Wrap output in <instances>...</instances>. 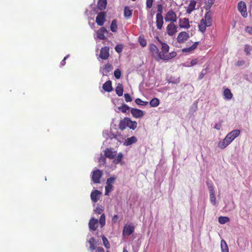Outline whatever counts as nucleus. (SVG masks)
I'll list each match as a JSON object with an SVG mask.
<instances>
[{
	"instance_id": "nucleus-17",
	"label": "nucleus",
	"mask_w": 252,
	"mask_h": 252,
	"mask_svg": "<svg viewBox=\"0 0 252 252\" xmlns=\"http://www.w3.org/2000/svg\"><path fill=\"white\" fill-rule=\"evenodd\" d=\"M101 194L100 191L97 189L94 190L91 194V198L94 202H96L99 200V196Z\"/></svg>"
},
{
	"instance_id": "nucleus-46",
	"label": "nucleus",
	"mask_w": 252,
	"mask_h": 252,
	"mask_svg": "<svg viewBox=\"0 0 252 252\" xmlns=\"http://www.w3.org/2000/svg\"><path fill=\"white\" fill-rule=\"evenodd\" d=\"M94 212L95 213L97 214H99V215H100L102 214H103V209L102 207H97L95 209V210H94Z\"/></svg>"
},
{
	"instance_id": "nucleus-3",
	"label": "nucleus",
	"mask_w": 252,
	"mask_h": 252,
	"mask_svg": "<svg viewBox=\"0 0 252 252\" xmlns=\"http://www.w3.org/2000/svg\"><path fill=\"white\" fill-rule=\"evenodd\" d=\"M164 19L166 22L174 23L177 20V15L173 9H169L165 15Z\"/></svg>"
},
{
	"instance_id": "nucleus-63",
	"label": "nucleus",
	"mask_w": 252,
	"mask_h": 252,
	"mask_svg": "<svg viewBox=\"0 0 252 252\" xmlns=\"http://www.w3.org/2000/svg\"><path fill=\"white\" fill-rule=\"evenodd\" d=\"M124 108L123 110H129V107L126 105H124Z\"/></svg>"
},
{
	"instance_id": "nucleus-18",
	"label": "nucleus",
	"mask_w": 252,
	"mask_h": 252,
	"mask_svg": "<svg viewBox=\"0 0 252 252\" xmlns=\"http://www.w3.org/2000/svg\"><path fill=\"white\" fill-rule=\"evenodd\" d=\"M196 4V1L195 0H190L189 3L186 9V12L188 14H190L195 9Z\"/></svg>"
},
{
	"instance_id": "nucleus-33",
	"label": "nucleus",
	"mask_w": 252,
	"mask_h": 252,
	"mask_svg": "<svg viewBox=\"0 0 252 252\" xmlns=\"http://www.w3.org/2000/svg\"><path fill=\"white\" fill-rule=\"evenodd\" d=\"M138 41L140 44V45L142 47H144L146 46L147 45V40L143 36H139L138 37Z\"/></svg>"
},
{
	"instance_id": "nucleus-64",
	"label": "nucleus",
	"mask_w": 252,
	"mask_h": 252,
	"mask_svg": "<svg viewBox=\"0 0 252 252\" xmlns=\"http://www.w3.org/2000/svg\"><path fill=\"white\" fill-rule=\"evenodd\" d=\"M123 252H128L126 248H124Z\"/></svg>"
},
{
	"instance_id": "nucleus-11",
	"label": "nucleus",
	"mask_w": 252,
	"mask_h": 252,
	"mask_svg": "<svg viewBox=\"0 0 252 252\" xmlns=\"http://www.w3.org/2000/svg\"><path fill=\"white\" fill-rule=\"evenodd\" d=\"M179 24L180 28L188 29L190 27L189 19L187 18H180Z\"/></svg>"
},
{
	"instance_id": "nucleus-5",
	"label": "nucleus",
	"mask_w": 252,
	"mask_h": 252,
	"mask_svg": "<svg viewBox=\"0 0 252 252\" xmlns=\"http://www.w3.org/2000/svg\"><path fill=\"white\" fill-rule=\"evenodd\" d=\"M149 50L151 53L152 56L156 61L158 62V57L159 52L158 47L154 44L151 43L149 45Z\"/></svg>"
},
{
	"instance_id": "nucleus-27",
	"label": "nucleus",
	"mask_w": 252,
	"mask_h": 252,
	"mask_svg": "<svg viewBox=\"0 0 252 252\" xmlns=\"http://www.w3.org/2000/svg\"><path fill=\"white\" fill-rule=\"evenodd\" d=\"M128 122V121H127V118H125L123 120H121L119 125V129L122 130H123L125 129H126V128L127 127Z\"/></svg>"
},
{
	"instance_id": "nucleus-50",
	"label": "nucleus",
	"mask_w": 252,
	"mask_h": 252,
	"mask_svg": "<svg viewBox=\"0 0 252 252\" xmlns=\"http://www.w3.org/2000/svg\"><path fill=\"white\" fill-rule=\"evenodd\" d=\"M210 201H211V203L213 205H215L216 203L215 194H210Z\"/></svg>"
},
{
	"instance_id": "nucleus-7",
	"label": "nucleus",
	"mask_w": 252,
	"mask_h": 252,
	"mask_svg": "<svg viewBox=\"0 0 252 252\" xmlns=\"http://www.w3.org/2000/svg\"><path fill=\"white\" fill-rule=\"evenodd\" d=\"M238 10L244 18L248 16L246 4L245 2L241 1L238 3Z\"/></svg>"
},
{
	"instance_id": "nucleus-12",
	"label": "nucleus",
	"mask_w": 252,
	"mask_h": 252,
	"mask_svg": "<svg viewBox=\"0 0 252 252\" xmlns=\"http://www.w3.org/2000/svg\"><path fill=\"white\" fill-rule=\"evenodd\" d=\"M135 227L132 224L126 225L124 226L123 234V235L129 236L134 231Z\"/></svg>"
},
{
	"instance_id": "nucleus-15",
	"label": "nucleus",
	"mask_w": 252,
	"mask_h": 252,
	"mask_svg": "<svg viewBox=\"0 0 252 252\" xmlns=\"http://www.w3.org/2000/svg\"><path fill=\"white\" fill-rule=\"evenodd\" d=\"M89 227L90 230L95 231L98 227V220L92 218L89 221Z\"/></svg>"
},
{
	"instance_id": "nucleus-43",
	"label": "nucleus",
	"mask_w": 252,
	"mask_h": 252,
	"mask_svg": "<svg viewBox=\"0 0 252 252\" xmlns=\"http://www.w3.org/2000/svg\"><path fill=\"white\" fill-rule=\"evenodd\" d=\"M116 158L115 161L116 163H119L123 159L124 156L122 153H119L117 156L115 157Z\"/></svg>"
},
{
	"instance_id": "nucleus-29",
	"label": "nucleus",
	"mask_w": 252,
	"mask_h": 252,
	"mask_svg": "<svg viewBox=\"0 0 252 252\" xmlns=\"http://www.w3.org/2000/svg\"><path fill=\"white\" fill-rule=\"evenodd\" d=\"M132 14V11L128 7L126 6L124 9V16L126 18H130Z\"/></svg>"
},
{
	"instance_id": "nucleus-10",
	"label": "nucleus",
	"mask_w": 252,
	"mask_h": 252,
	"mask_svg": "<svg viewBox=\"0 0 252 252\" xmlns=\"http://www.w3.org/2000/svg\"><path fill=\"white\" fill-rule=\"evenodd\" d=\"M189 36L186 32H180L177 36V40L179 43H184L189 38Z\"/></svg>"
},
{
	"instance_id": "nucleus-44",
	"label": "nucleus",
	"mask_w": 252,
	"mask_h": 252,
	"mask_svg": "<svg viewBox=\"0 0 252 252\" xmlns=\"http://www.w3.org/2000/svg\"><path fill=\"white\" fill-rule=\"evenodd\" d=\"M154 1V0H146V5L147 9L152 7Z\"/></svg>"
},
{
	"instance_id": "nucleus-54",
	"label": "nucleus",
	"mask_w": 252,
	"mask_h": 252,
	"mask_svg": "<svg viewBox=\"0 0 252 252\" xmlns=\"http://www.w3.org/2000/svg\"><path fill=\"white\" fill-rule=\"evenodd\" d=\"M245 61L243 60L238 61L236 63L235 65L237 66H240L244 65L245 64Z\"/></svg>"
},
{
	"instance_id": "nucleus-39",
	"label": "nucleus",
	"mask_w": 252,
	"mask_h": 252,
	"mask_svg": "<svg viewBox=\"0 0 252 252\" xmlns=\"http://www.w3.org/2000/svg\"><path fill=\"white\" fill-rule=\"evenodd\" d=\"M112 69H113L112 65L109 63H107L106 64H105L104 66V67H103V69L105 70V72L106 73L111 71Z\"/></svg>"
},
{
	"instance_id": "nucleus-32",
	"label": "nucleus",
	"mask_w": 252,
	"mask_h": 252,
	"mask_svg": "<svg viewBox=\"0 0 252 252\" xmlns=\"http://www.w3.org/2000/svg\"><path fill=\"white\" fill-rule=\"evenodd\" d=\"M118 29L117 21L116 19H114L111 23L110 26V30L112 32H116Z\"/></svg>"
},
{
	"instance_id": "nucleus-37",
	"label": "nucleus",
	"mask_w": 252,
	"mask_h": 252,
	"mask_svg": "<svg viewBox=\"0 0 252 252\" xmlns=\"http://www.w3.org/2000/svg\"><path fill=\"white\" fill-rule=\"evenodd\" d=\"M102 240L104 246L107 249H109L110 245L106 237L103 235L102 236Z\"/></svg>"
},
{
	"instance_id": "nucleus-14",
	"label": "nucleus",
	"mask_w": 252,
	"mask_h": 252,
	"mask_svg": "<svg viewBox=\"0 0 252 252\" xmlns=\"http://www.w3.org/2000/svg\"><path fill=\"white\" fill-rule=\"evenodd\" d=\"M104 156L109 159H114L117 155V151H113L112 148H107L104 151Z\"/></svg>"
},
{
	"instance_id": "nucleus-60",
	"label": "nucleus",
	"mask_w": 252,
	"mask_h": 252,
	"mask_svg": "<svg viewBox=\"0 0 252 252\" xmlns=\"http://www.w3.org/2000/svg\"><path fill=\"white\" fill-rule=\"evenodd\" d=\"M94 250H95V252H104V249L100 247L96 248Z\"/></svg>"
},
{
	"instance_id": "nucleus-28",
	"label": "nucleus",
	"mask_w": 252,
	"mask_h": 252,
	"mask_svg": "<svg viewBox=\"0 0 252 252\" xmlns=\"http://www.w3.org/2000/svg\"><path fill=\"white\" fill-rule=\"evenodd\" d=\"M220 248L221 252H229L228 246L226 242L223 239L221 240Z\"/></svg>"
},
{
	"instance_id": "nucleus-41",
	"label": "nucleus",
	"mask_w": 252,
	"mask_h": 252,
	"mask_svg": "<svg viewBox=\"0 0 252 252\" xmlns=\"http://www.w3.org/2000/svg\"><path fill=\"white\" fill-rule=\"evenodd\" d=\"M157 14L156 15H159L160 16H162V14L163 12V6L161 4H158L157 5Z\"/></svg>"
},
{
	"instance_id": "nucleus-16",
	"label": "nucleus",
	"mask_w": 252,
	"mask_h": 252,
	"mask_svg": "<svg viewBox=\"0 0 252 252\" xmlns=\"http://www.w3.org/2000/svg\"><path fill=\"white\" fill-rule=\"evenodd\" d=\"M108 31L104 27H101L99 30H98L97 32V37L98 38L104 40L106 38V37L104 35L105 33H107Z\"/></svg>"
},
{
	"instance_id": "nucleus-34",
	"label": "nucleus",
	"mask_w": 252,
	"mask_h": 252,
	"mask_svg": "<svg viewBox=\"0 0 252 252\" xmlns=\"http://www.w3.org/2000/svg\"><path fill=\"white\" fill-rule=\"evenodd\" d=\"M215 0H208L207 2L205 3L204 8L206 10H210L212 5L214 4Z\"/></svg>"
},
{
	"instance_id": "nucleus-25",
	"label": "nucleus",
	"mask_w": 252,
	"mask_h": 252,
	"mask_svg": "<svg viewBox=\"0 0 252 252\" xmlns=\"http://www.w3.org/2000/svg\"><path fill=\"white\" fill-rule=\"evenodd\" d=\"M107 0H98L97 3V8L99 10H103L106 8Z\"/></svg>"
},
{
	"instance_id": "nucleus-19",
	"label": "nucleus",
	"mask_w": 252,
	"mask_h": 252,
	"mask_svg": "<svg viewBox=\"0 0 252 252\" xmlns=\"http://www.w3.org/2000/svg\"><path fill=\"white\" fill-rule=\"evenodd\" d=\"M212 15L213 12L209 10L205 13L204 18H203L208 23L209 26H211L212 24Z\"/></svg>"
},
{
	"instance_id": "nucleus-4",
	"label": "nucleus",
	"mask_w": 252,
	"mask_h": 252,
	"mask_svg": "<svg viewBox=\"0 0 252 252\" xmlns=\"http://www.w3.org/2000/svg\"><path fill=\"white\" fill-rule=\"evenodd\" d=\"M178 27L174 23H170L166 28L167 34L170 36H174L177 32Z\"/></svg>"
},
{
	"instance_id": "nucleus-49",
	"label": "nucleus",
	"mask_w": 252,
	"mask_h": 252,
	"mask_svg": "<svg viewBox=\"0 0 252 252\" xmlns=\"http://www.w3.org/2000/svg\"><path fill=\"white\" fill-rule=\"evenodd\" d=\"M115 49L117 53H121L123 51V46L122 45H118L116 46Z\"/></svg>"
},
{
	"instance_id": "nucleus-2",
	"label": "nucleus",
	"mask_w": 252,
	"mask_h": 252,
	"mask_svg": "<svg viewBox=\"0 0 252 252\" xmlns=\"http://www.w3.org/2000/svg\"><path fill=\"white\" fill-rule=\"evenodd\" d=\"M240 134V130L238 129L233 130L229 132L225 138L218 143V147L222 149L226 148L233 140L238 137Z\"/></svg>"
},
{
	"instance_id": "nucleus-42",
	"label": "nucleus",
	"mask_w": 252,
	"mask_h": 252,
	"mask_svg": "<svg viewBox=\"0 0 252 252\" xmlns=\"http://www.w3.org/2000/svg\"><path fill=\"white\" fill-rule=\"evenodd\" d=\"M133 117L140 118L143 115V111H131Z\"/></svg>"
},
{
	"instance_id": "nucleus-58",
	"label": "nucleus",
	"mask_w": 252,
	"mask_h": 252,
	"mask_svg": "<svg viewBox=\"0 0 252 252\" xmlns=\"http://www.w3.org/2000/svg\"><path fill=\"white\" fill-rule=\"evenodd\" d=\"M69 55L66 56L64 59L61 62V65L62 66H64L65 64V60L68 58Z\"/></svg>"
},
{
	"instance_id": "nucleus-40",
	"label": "nucleus",
	"mask_w": 252,
	"mask_h": 252,
	"mask_svg": "<svg viewBox=\"0 0 252 252\" xmlns=\"http://www.w3.org/2000/svg\"><path fill=\"white\" fill-rule=\"evenodd\" d=\"M99 223H100L101 227H102L105 224V216L104 214H102L99 220Z\"/></svg>"
},
{
	"instance_id": "nucleus-53",
	"label": "nucleus",
	"mask_w": 252,
	"mask_h": 252,
	"mask_svg": "<svg viewBox=\"0 0 252 252\" xmlns=\"http://www.w3.org/2000/svg\"><path fill=\"white\" fill-rule=\"evenodd\" d=\"M210 194H215V189L212 185L208 186Z\"/></svg>"
},
{
	"instance_id": "nucleus-9",
	"label": "nucleus",
	"mask_w": 252,
	"mask_h": 252,
	"mask_svg": "<svg viewBox=\"0 0 252 252\" xmlns=\"http://www.w3.org/2000/svg\"><path fill=\"white\" fill-rule=\"evenodd\" d=\"M102 176V172L100 170L97 169L92 172V179L94 183L96 184L100 183V179Z\"/></svg>"
},
{
	"instance_id": "nucleus-47",
	"label": "nucleus",
	"mask_w": 252,
	"mask_h": 252,
	"mask_svg": "<svg viewBox=\"0 0 252 252\" xmlns=\"http://www.w3.org/2000/svg\"><path fill=\"white\" fill-rule=\"evenodd\" d=\"M252 50V49L250 45H245V48H244V51L246 53V54L247 55H249L250 54V52Z\"/></svg>"
},
{
	"instance_id": "nucleus-59",
	"label": "nucleus",
	"mask_w": 252,
	"mask_h": 252,
	"mask_svg": "<svg viewBox=\"0 0 252 252\" xmlns=\"http://www.w3.org/2000/svg\"><path fill=\"white\" fill-rule=\"evenodd\" d=\"M221 127V123H219L215 125L214 128L217 130H220Z\"/></svg>"
},
{
	"instance_id": "nucleus-13",
	"label": "nucleus",
	"mask_w": 252,
	"mask_h": 252,
	"mask_svg": "<svg viewBox=\"0 0 252 252\" xmlns=\"http://www.w3.org/2000/svg\"><path fill=\"white\" fill-rule=\"evenodd\" d=\"M109 51V49L107 46L101 48L99 55L100 58L102 60H107L110 55Z\"/></svg>"
},
{
	"instance_id": "nucleus-26",
	"label": "nucleus",
	"mask_w": 252,
	"mask_h": 252,
	"mask_svg": "<svg viewBox=\"0 0 252 252\" xmlns=\"http://www.w3.org/2000/svg\"><path fill=\"white\" fill-rule=\"evenodd\" d=\"M223 95L224 98L227 100L231 99L233 96V94L228 88H226L223 90Z\"/></svg>"
},
{
	"instance_id": "nucleus-38",
	"label": "nucleus",
	"mask_w": 252,
	"mask_h": 252,
	"mask_svg": "<svg viewBox=\"0 0 252 252\" xmlns=\"http://www.w3.org/2000/svg\"><path fill=\"white\" fill-rule=\"evenodd\" d=\"M94 241L95 239L94 237L91 238L89 241V243L90 244V249L92 251L94 250L95 249H96L94 245Z\"/></svg>"
},
{
	"instance_id": "nucleus-45",
	"label": "nucleus",
	"mask_w": 252,
	"mask_h": 252,
	"mask_svg": "<svg viewBox=\"0 0 252 252\" xmlns=\"http://www.w3.org/2000/svg\"><path fill=\"white\" fill-rule=\"evenodd\" d=\"M114 76L116 79H120L121 76V72L119 69H117L114 71Z\"/></svg>"
},
{
	"instance_id": "nucleus-21",
	"label": "nucleus",
	"mask_w": 252,
	"mask_h": 252,
	"mask_svg": "<svg viewBox=\"0 0 252 252\" xmlns=\"http://www.w3.org/2000/svg\"><path fill=\"white\" fill-rule=\"evenodd\" d=\"M211 26H209L208 23L205 21L203 19H202L200 21V22L198 25L199 30L201 32H204L206 31V27H209Z\"/></svg>"
},
{
	"instance_id": "nucleus-56",
	"label": "nucleus",
	"mask_w": 252,
	"mask_h": 252,
	"mask_svg": "<svg viewBox=\"0 0 252 252\" xmlns=\"http://www.w3.org/2000/svg\"><path fill=\"white\" fill-rule=\"evenodd\" d=\"M197 63H198V59H193L190 62V66H193L194 65H196Z\"/></svg>"
},
{
	"instance_id": "nucleus-8",
	"label": "nucleus",
	"mask_w": 252,
	"mask_h": 252,
	"mask_svg": "<svg viewBox=\"0 0 252 252\" xmlns=\"http://www.w3.org/2000/svg\"><path fill=\"white\" fill-rule=\"evenodd\" d=\"M116 180V177H111L108 178L106 182V186H105V195H108V194L112 191L113 189L112 184L114 183Z\"/></svg>"
},
{
	"instance_id": "nucleus-36",
	"label": "nucleus",
	"mask_w": 252,
	"mask_h": 252,
	"mask_svg": "<svg viewBox=\"0 0 252 252\" xmlns=\"http://www.w3.org/2000/svg\"><path fill=\"white\" fill-rule=\"evenodd\" d=\"M229 218L228 217H220L219 218V222L220 224H224L229 221Z\"/></svg>"
},
{
	"instance_id": "nucleus-35",
	"label": "nucleus",
	"mask_w": 252,
	"mask_h": 252,
	"mask_svg": "<svg viewBox=\"0 0 252 252\" xmlns=\"http://www.w3.org/2000/svg\"><path fill=\"white\" fill-rule=\"evenodd\" d=\"M159 104V100L157 98H153L150 102V105L152 107H156Z\"/></svg>"
},
{
	"instance_id": "nucleus-52",
	"label": "nucleus",
	"mask_w": 252,
	"mask_h": 252,
	"mask_svg": "<svg viewBox=\"0 0 252 252\" xmlns=\"http://www.w3.org/2000/svg\"><path fill=\"white\" fill-rule=\"evenodd\" d=\"M245 30L246 32L252 35V27L246 26Z\"/></svg>"
},
{
	"instance_id": "nucleus-1",
	"label": "nucleus",
	"mask_w": 252,
	"mask_h": 252,
	"mask_svg": "<svg viewBox=\"0 0 252 252\" xmlns=\"http://www.w3.org/2000/svg\"><path fill=\"white\" fill-rule=\"evenodd\" d=\"M169 49V46L166 43L162 44L161 50L159 52L158 62L160 60L164 61H169L177 56V53L175 51H172L168 53Z\"/></svg>"
},
{
	"instance_id": "nucleus-31",
	"label": "nucleus",
	"mask_w": 252,
	"mask_h": 252,
	"mask_svg": "<svg viewBox=\"0 0 252 252\" xmlns=\"http://www.w3.org/2000/svg\"><path fill=\"white\" fill-rule=\"evenodd\" d=\"M127 127L130 129L134 130L137 127V123L135 121H132L127 118Z\"/></svg>"
},
{
	"instance_id": "nucleus-6",
	"label": "nucleus",
	"mask_w": 252,
	"mask_h": 252,
	"mask_svg": "<svg viewBox=\"0 0 252 252\" xmlns=\"http://www.w3.org/2000/svg\"><path fill=\"white\" fill-rule=\"evenodd\" d=\"M106 13L105 12L101 11L97 14L96 16L95 22L97 25L102 26L106 21Z\"/></svg>"
},
{
	"instance_id": "nucleus-57",
	"label": "nucleus",
	"mask_w": 252,
	"mask_h": 252,
	"mask_svg": "<svg viewBox=\"0 0 252 252\" xmlns=\"http://www.w3.org/2000/svg\"><path fill=\"white\" fill-rule=\"evenodd\" d=\"M105 157H101L99 158V161L101 163H103V164H104L106 163V159H105Z\"/></svg>"
},
{
	"instance_id": "nucleus-48",
	"label": "nucleus",
	"mask_w": 252,
	"mask_h": 252,
	"mask_svg": "<svg viewBox=\"0 0 252 252\" xmlns=\"http://www.w3.org/2000/svg\"><path fill=\"white\" fill-rule=\"evenodd\" d=\"M135 102L138 105H144L148 104V102H144L140 98H137L135 100Z\"/></svg>"
},
{
	"instance_id": "nucleus-23",
	"label": "nucleus",
	"mask_w": 252,
	"mask_h": 252,
	"mask_svg": "<svg viewBox=\"0 0 252 252\" xmlns=\"http://www.w3.org/2000/svg\"><path fill=\"white\" fill-rule=\"evenodd\" d=\"M102 88L106 92H111L113 90L111 81L109 80L104 83L102 86Z\"/></svg>"
},
{
	"instance_id": "nucleus-22",
	"label": "nucleus",
	"mask_w": 252,
	"mask_h": 252,
	"mask_svg": "<svg viewBox=\"0 0 252 252\" xmlns=\"http://www.w3.org/2000/svg\"><path fill=\"white\" fill-rule=\"evenodd\" d=\"M199 42H195L190 47L183 49L182 52L184 53L191 52L197 48Z\"/></svg>"
},
{
	"instance_id": "nucleus-30",
	"label": "nucleus",
	"mask_w": 252,
	"mask_h": 252,
	"mask_svg": "<svg viewBox=\"0 0 252 252\" xmlns=\"http://www.w3.org/2000/svg\"><path fill=\"white\" fill-rule=\"evenodd\" d=\"M123 85L121 84H118L116 88V93L119 96H122L123 94Z\"/></svg>"
},
{
	"instance_id": "nucleus-55",
	"label": "nucleus",
	"mask_w": 252,
	"mask_h": 252,
	"mask_svg": "<svg viewBox=\"0 0 252 252\" xmlns=\"http://www.w3.org/2000/svg\"><path fill=\"white\" fill-rule=\"evenodd\" d=\"M206 69H207V68L205 70H202V71L201 72V73H200V75L199 76V79H202L204 77V75L206 74L205 70Z\"/></svg>"
},
{
	"instance_id": "nucleus-24",
	"label": "nucleus",
	"mask_w": 252,
	"mask_h": 252,
	"mask_svg": "<svg viewBox=\"0 0 252 252\" xmlns=\"http://www.w3.org/2000/svg\"><path fill=\"white\" fill-rule=\"evenodd\" d=\"M137 138L135 136H133L130 138H127L124 141V145L125 146H129V145H132V144L136 143L137 142Z\"/></svg>"
},
{
	"instance_id": "nucleus-61",
	"label": "nucleus",
	"mask_w": 252,
	"mask_h": 252,
	"mask_svg": "<svg viewBox=\"0 0 252 252\" xmlns=\"http://www.w3.org/2000/svg\"><path fill=\"white\" fill-rule=\"evenodd\" d=\"M118 219L117 215H115L112 218V221L113 223H116Z\"/></svg>"
},
{
	"instance_id": "nucleus-51",
	"label": "nucleus",
	"mask_w": 252,
	"mask_h": 252,
	"mask_svg": "<svg viewBox=\"0 0 252 252\" xmlns=\"http://www.w3.org/2000/svg\"><path fill=\"white\" fill-rule=\"evenodd\" d=\"M125 100L126 102H130L132 101V98L128 94H125L124 95Z\"/></svg>"
},
{
	"instance_id": "nucleus-62",
	"label": "nucleus",
	"mask_w": 252,
	"mask_h": 252,
	"mask_svg": "<svg viewBox=\"0 0 252 252\" xmlns=\"http://www.w3.org/2000/svg\"><path fill=\"white\" fill-rule=\"evenodd\" d=\"M156 39L157 40V41H158V42L161 45H162V43H166L165 42H162L160 39L158 37V36H157L156 37Z\"/></svg>"
},
{
	"instance_id": "nucleus-20",
	"label": "nucleus",
	"mask_w": 252,
	"mask_h": 252,
	"mask_svg": "<svg viewBox=\"0 0 252 252\" xmlns=\"http://www.w3.org/2000/svg\"><path fill=\"white\" fill-rule=\"evenodd\" d=\"M156 23L157 29L158 30H161L163 27V25L164 23L163 16H160L159 15H156Z\"/></svg>"
}]
</instances>
